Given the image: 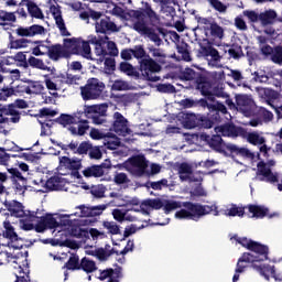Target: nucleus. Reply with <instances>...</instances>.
Returning a JSON list of instances; mask_svg holds the SVG:
<instances>
[{
  "mask_svg": "<svg viewBox=\"0 0 282 282\" xmlns=\"http://www.w3.org/2000/svg\"><path fill=\"white\" fill-rule=\"evenodd\" d=\"M214 213L215 217L219 216L217 204L200 205L193 203H185L184 207L177 210L174 215L175 219H192V221H199L205 215Z\"/></svg>",
  "mask_w": 282,
  "mask_h": 282,
  "instance_id": "obj_4",
  "label": "nucleus"
},
{
  "mask_svg": "<svg viewBox=\"0 0 282 282\" xmlns=\"http://www.w3.org/2000/svg\"><path fill=\"white\" fill-rule=\"evenodd\" d=\"M72 217H74V214L40 217V223L36 226V232H45L47 228L52 229L61 228V226H72V221H76V219L72 220Z\"/></svg>",
  "mask_w": 282,
  "mask_h": 282,
  "instance_id": "obj_8",
  "label": "nucleus"
},
{
  "mask_svg": "<svg viewBox=\"0 0 282 282\" xmlns=\"http://www.w3.org/2000/svg\"><path fill=\"white\" fill-rule=\"evenodd\" d=\"M50 10L51 14H53V19L55 20V25H57L62 36H69V31H67V26H65V20H63L61 8L52 6Z\"/></svg>",
  "mask_w": 282,
  "mask_h": 282,
  "instance_id": "obj_28",
  "label": "nucleus"
},
{
  "mask_svg": "<svg viewBox=\"0 0 282 282\" xmlns=\"http://www.w3.org/2000/svg\"><path fill=\"white\" fill-rule=\"evenodd\" d=\"M18 36H36L45 33V28L34 24L32 26L23 28L20 26L15 30Z\"/></svg>",
  "mask_w": 282,
  "mask_h": 282,
  "instance_id": "obj_30",
  "label": "nucleus"
},
{
  "mask_svg": "<svg viewBox=\"0 0 282 282\" xmlns=\"http://www.w3.org/2000/svg\"><path fill=\"white\" fill-rule=\"evenodd\" d=\"M84 177H102L105 175V170H102L98 165H93L90 167H86L83 171Z\"/></svg>",
  "mask_w": 282,
  "mask_h": 282,
  "instance_id": "obj_39",
  "label": "nucleus"
},
{
  "mask_svg": "<svg viewBox=\"0 0 282 282\" xmlns=\"http://www.w3.org/2000/svg\"><path fill=\"white\" fill-rule=\"evenodd\" d=\"M149 188H153V191H162V188H169V180L163 178L156 182L148 183Z\"/></svg>",
  "mask_w": 282,
  "mask_h": 282,
  "instance_id": "obj_55",
  "label": "nucleus"
},
{
  "mask_svg": "<svg viewBox=\"0 0 282 282\" xmlns=\"http://www.w3.org/2000/svg\"><path fill=\"white\" fill-rule=\"evenodd\" d=\"M133 30H135V32H139V34L147 35L150 34L151 29L147 25L144 19H142L134 22Z\"/></svg>",
  "mask_w": 282,
  "mask_h": 282,
  "instance_id": "obj_49",
  "label": "nucleus"
},
{
  "mask_svg": "<svg viewBox=\"0 0 282 282\" xmlns=\"http://www.w3.org/2000/svg\"><path fill=\"white\" fill-rule=\"evenodd\" d=\"M112 217L119 224H122V221H135V217L129 215L126 210L122 209H113Z\"/></svg>",
  "mask_w": 282,
  "mask_h": 282,
  "instance_id": "obj_36",
  "label": "nucleus"
},
{
  "mask_svg": "<svg viewBox=\"0 0 282 282\" xmlns=\"http://www.w3.org/2000/svg\"><path fill=\"white\" fill-rule=\"evenodd\" d=\"M271 61L273 63H276L278 65H282V47L281 46H276L275 48H273Z\"/></svg>",
  "mask_w": 282,
  "mask_h": 282,
  "instance_id": "obj_60",
  "label": "nucleus"
},
{
  "mask_svg": "<svg viewBox=\"0 0 282 282\" xmlns=\"http://www.w3.org/2000/svg\"><path fill=\"white\" fill-rule=\"evenodd\" d=\"M4 231L0 238V265L11 263L15 270L14 282H28L30 267H28V251H19L23 248V239L17 235L10 221H4Z\"/></svg>",
  "mask_w": 282,
  "mask_h": 282,
  "instance_id": "obj_1",
  "label": "nucleus"
},
{
  "mask_svg": "<svg viewBox=\"0 0 282 282\" xmlns=\"http://www.w3.org/2000/svg\"><path fill=\"white\" fill-rule=\"evenodd\" d=\"M209 6L214 8V10H217V12H226L227 7L221 3L219 0H208Z\"/></svg>",
  "mask_w": 282,
  "mask_h": 282,
  "instance_id": "obj_64",
  "label": "nucleus"
},
{
  "mask_svg": "<svg viewBox=\"0 0 282 282\" xmlns=\"http://www.w3.org/2000/svg\"><path fill=\"white\" fill-rule=\"evenodd\" d=\"M111 89L112 91H129L131 85L122 79H117L113 82Z\"/></svg>",
  "mask_w": 282,
  "mask_h": 282,
  "instance_id": "obj_50",
  "label": "nucleus"
},
{
  "mask_svg": "<svg viewBox=\"0 0 282 282\" xmlns=\"http://www.w3.org/2000/svg\"><path fill=\"white\" fill-rule=\"evenodd\" d=\"M43 89H45V87H43V84H41L39 82H34V83L30 84L29 86L24 87L25 94H29V95L42 94Z\"/></svg>",
  "mask_w": 282,
  "mask_h": 282,
  "instance_id": "obj_47",
  "label": "nucleus"
},
{
  "mask_svg": "<svg viewBox=\"0 0 282 282\" xmlns=\"http://www.w3.org/2000/svg\"><path fill=\"white\" fill-rule=\"evenodd\" d=\"M96 276L99 281H107V279H110L109 282L113 280L118 281V279H120V274L115 272L113 269L100 270Z\"/></svg>",
  "mask_w": 282,
  "mask_h": 282,
  "instance_id": "obj_37",
  "label": "nucleus"
},
{
  "mask_svg": "<svg viewBox=\"0 0 282 282\" xmlns=\"http://www.w3.org/2000/svg\"><path fill=\"white\" fill-rule=\"evenodd\" d=\"M197 88L199 89L200 94L205 96V99L199 100L200 107L207 108L210 111H219L220 113L226 115L228 113L226 106L215 100V98H225V102L229 109H237V111H240V113H243V116L247 118L254 116L257 105L254 104V100H252V97L248 95H237L235 105L232 99H230V96L224 91V88H214L208 82L198 84Z\"/></svg>",
  "mask_w": 282,
  "mask_h": 282,
  "instance_id": "obj_2",
  "label": "nucleus"
},
{
  "mask_svg": "<svg viewBox=\"0 0 282 282\" xmlns=\"http://www.w3.org/2000/svg\"><path fill=\"white\" fill-rule=\"evenodd\" d=\"M30 44V40L28 39H19V40H10L9 47L10 50H23L28 47Z\"/></svg>",
  "mask_w": 282,
  "mask_h": 282,
  "instance_id": "obj_48",
  "label": "nucleus"
},
{
  "mask_svg": "<svg viewBox=\"0 0 282 282\" xmlns=\"http://www.w3.org/2000/svg\"><path fill=\"white\" fill-rule=\"evenodd\" d=\"M160 208H164L166 215L172 213V210H177V208H182V203L176 200H161L158 198L154 199H145L141 203L140 208H134V213H142V215H151L152 210H160Z\"/></svg>",
  "mask_w": 282,
  "mask_h": 282,
  "instance_id": "obj_6",
  "label": "nucleus"
},
{
  "mask_svg": "<svg viewBox=\"0 0 282 282\" xmlns=\"http://www.w3.org/2000/svg\"><path fill=\"white\" fill-rule=\"evenodd\" d=\"M57 147L62 148V151H72L75 154H78V142H70L69 144L57 143Z\"/></svg>",
  "mask_w": 282,
  "mask_h": 282,
  "instance_id": "obj_62",
  "label": "nucleus"
},
{
  "mask_svg": "<svg viewBox=\"0 0 282 282\" xmlns=\"http://www.w3.org/2000/svg\"><path fill=\"white\" fill-rule=\"evenodd\" d=\"M43 188L36 189L37 193H45V191H67V181L61 176H53L46 182L41 181Z\"/></svg>",
  "mask_w": 282,
  "mask_h": 282,
  "instance_id": "obj_18",
  "label": "nucleus"
},
{
  "mask_svg": "<svg viewBox=\"0 0 282 282\" xmlns=\"http://www.w3.org/2000/svg\"><path fill=\"white\" fill-rule=\"evenodd\" d=\"M149 52L152 54L155 61H159V63H164V58H166L164 51L155 47H149Z\"/></svg>",
  "mask_w": 282,
  "mask_h": 282,
  "instance_id": "obj_58",
  "label": "nucleus"
},
{
  "mask_svg": "<svg viewBox=\"0 0 282 282\" xmlns=\"http://www.w3.org/2000/svg\"><path fill=\"white\" fill-rule=\"evenodd\" d=\"M18 109H28V102L23 99H18L14 104L0 112V124L3 122H13L14 124L21 120V115Z\"/></svg>",
  "mask_w": 282,
  "mask_h": 282,
  "instance_id": "obj_10",
  "label": "nucleus"
},
{
  "mask_svg": "<svg viewBox=\"0 0 282 282\" xmlns=\"http://www.w3.org/2000/svg\"><path fill=\"white\" fill-rule=\"evenodd\" d=\"M143 13L148 19L151 21V23H159L160 15L153 10V8L149 4V2L143 3Z\"/></svg>",
  "mask_w": 282,
  "mask_h": 282,
  "instance_id": "obj_41",
  "label": "nucleus"
},
{
  "mask_svg": "<svg viewBox=\"0 0 282 282\" xmlns=\"http://www.w3.org/2000/svg\"><path fill=\"white\" fill-rule=\"evenodd\" d=\"M102 91H105V83L98 78H90L86 87H82V97L84 100H96L102 96Z\"/></svg>",
  "mask_w": 282,
  "mask_h": 282,
  "instance_id": "obj_11",
  "label": "nucleus"
},
{
  "mask_svg": "<svg viewBox=\"0 0 282 282\" xmlns=\"http://www.w3.org/2000/svg\"><path fill=\"white\" fill-rule=\"evenodd\" d=\"M209 33H210V36H213L214 39H219V40L224 39V28H221L219 24L215 22L210 24Z\"/></svg>",
  "mask_w": 282,
  "mask_h": 282,
  "instance_id": "obj_52",
  "label": "nucleus"
},
{
  "mask_svg": "<svg viewBox=\"0 0 282 282\" xmlns=\"http://www.w3.org/2000/svg\"><path fill=\"white\" fill-rule=\"evenodd\" d=\"M24 3H26L28 11L34 19H44L43 11L39 8V6L34 4V2L30 0H24Z\"/></svg>",
  "mask_w": 282,
  "mask_h": 282,
  "instance_id": "obj_40",
  "label": "nucleus"
},
{
  "mask_svg": "<svg viewBox=\"0 0 282 282\" xmlns=\"http://www.w3.org/2000/svg\"><path fill=\"white\" fill-rule=\"evenodd\" d=\"M109 197H111V202L108 203L109 206H117V207H122V206H138L140 203L138 198H131L127 195H123L120 192H111L109 194Z\"/></svg>",
  "mask_w": 282,
  "mask_h": 282,
  "instance_id": "obj_21",
  "label": "nucleus"
},
{
  "mask_svg": "<svg viewBox=\"0 0 282 282\" xmlns=\"http://www.w3.org/2000/svg\"><path fill=\"white\" fill-rule=\"evenodd\" d=\"M215 133L221 138H237L239 135V129L230 124L219 126L215 128Z\"/></svg>",
  "mask_w": 282,
  "mask_h": 282,
  "instance_id": "obj_33",
  "label": "nucleus"
},
{
  "mask_svg": "<svg viewBox=\"0 0 282 282\" xmlns=\"http://www.w3.org/2000/svg\"><path fill=\"white\" fill-rule=\"evenodd\" d=\"M94 197L102 198L105 197V193H107V187L105 185H96L90 191Z\"/></svg>",
  "mask_w": 282,
  "mask_h": 282,
  "instance_id": "obj_59",
  "label": "nucleus"
},
{
  "mask_svg": "<svg viewBox=\"0 0 282 282\" xmlns=\"http://www.w3.org/2000/svg\"><path fill=\"white\" fill-rule=\"evenodd\" d=\"M202 140H205V142H207V144L210 147V149H214V151L224 153V140L218 133L213 134L212 137L209 134H202Z\"/></svg>",
  "mask_w": 282,
  "mask_h": 282,
  "instance_id": "obj_29",
  "label": "nucleus"
},
{
  "mask_svg": "<svg viewBox=\"0 0 282 282\" xmlns=\"http://www.w3.org/2000/svg\"><path fill=\"white\" fill-rule=\"evenodd\" d=\"M80 169H83V161L78 158H68V156H61L59 158V166L58 173L59 175H69L72 180L78 181L79 188L84 191H89V185L83 182V176H80Z\"/></svg>",
  "mask_w": 282,
  "mask_h": 282,
  "instance_id": "obj_5",
  "label": "nucleus"
},
{
  "mask_svg": "<svg viewBox=\"0 0 282 282\" xmlns=\"http://www.w3.org/2000/svg\"><path fill=\"white\" fill-rule=\"evenodd\" d=\"M253 80H256V83H268L270 77L264 70H257L253 73Z\"/></svg>",
  "mask_w": 282,
  "mask_h": 282,
  "instance_id": "obj_61",
  "label": "nucleus"
},
{
  "mask_svg": "<svg viewBox=\"0 0 282 282\" xmlns=\"http://www.w3.org/2000/svg\"><path fill=\"white\" fill-rule=\"evenodd\" d=\"M274 19H276V11L272 9L260 13V21L262 25H270V23L274 22Z\"/></svg>",
  "mask_w": 282,
  "mask_h": 282,
  "instance_id": "obj_42",
  "label": "nucleus"
},
{
  "mask_svg": "<svg viewBox=\"0 0 282 282\" xmlns=\"http://www.w3.org/2000/svg\"><path fill=\"white\" fill-rule=\"evenodd\" d=\"M178 175L182 182H202V174L199 172L193 173V167L188 163L180 165Z\"/></svg>",
  "mask_w": 282,
  "mask_h": 282,
  "instance_id": "obj_24",
  "label": "nucleus"
},
{
  "mask_svg": "<svg viewBox=\"0 0 282 282\" xmlns=\"http://www.w3.org/2000/svg\"><path fill=\"white\" fill-rule=\"evenodd\" d=\"M29 65L31 67H35V69H42L43 72H50V69H52V67L45 65V62H43V59L36 57H30Z\"/></svg>",
  "mask_w": 282,
  "mask_h": 282,
  "instance_id": "obj_46",
  "label": "nucleus"
},
{
  "mask_svg": "<svg viewBox=\"0 0 282 282\" xmlns=\"http://www.w3.org/2000/svg\"><path fill=\"white\" fill-rule=\"evenodd\" d=\"M80 269L84 270V272H87V274H91V272L98 270V267H96V262L89 260V258H83L80 261Z\"/></svg>",
  "mask_w": 282,
  "mask_h": 282,
  "instance_id": "obj_43",
  "label": "nucleus"
},
{
  "mask_svg": "<svg viewBox=\"0 0 282 282\" xmlns=\"http://www.w3.org/2000/svg\"><path fill=\"white\" fill-rule=\"evenodd\" d=\"M82 116L83 112H77L74 115H62L57 121L59 124H62V127L69 126L68 131H70L72 135H85L87 130H89V123L87 120H80Z\"/></svg>",
  "mask_w": 282,
  "mask_h": 282,
  "instance_id": "obj_7",
  "label": "nucleus"
},
{
  "mask_svg": "<svg viewBox=\"0 0 282 282\" xmlns=\"http://www.w3.org/2000/svg\"><path fill=\"white\" fill-rule=\"evenodd\" d=\"M102 226L110 235H120V226L116 221L106 220L102 223Z\"/></svg>",
  "mask_w": 282,
  "mask_h": 282,
  "instance_id": "obj_54",
  "label": "nucleus"
},
{
  "mask_svg": "<svg viewBox=\"0 0 282 282\" xmlns=\"http://www.w3.org/2000/svg\"><path fill=\"white\" fill-rule=\"evenodd\" d=\"M221 78H226V76H230L234 78V80H241L243 76H241V73L238 70H232L228 67H224L223 72L220 73Z\"/></svg>",
  "mask_w": 282,
  "mask_h": 282,
  "instance_id": "obj_53",
  "label": "nucleus"
},
{
  "mask_svg": "<svg viewBox=\"0 0 282 282\" xmlns=\"http://www.w3.org/2000/svg\"><path fill=\"white\" fill-rule=\"evenodd\" d=\"M107 104L93 105L85 108L84 113L86 118H94V116H107Z\"/></svg>",
  "mask_w": 282,
  "mask_h": 282,
  "instance_id": "obj_31",
  "label": "nucleus"
},
{
  "mask_svg": "<svg viewBox=\"0 0 282 282\" xmlns=\"http://www.w3.org/2000/svg\"><path fill=\"white\" fill-rule=\"evenodd\" d=\"M141 72L147 76L150 80H160L158 77H151V74H158L162 67L153 61L151 57H145L141 61L140 64Z\"/></svg>",
  "mask_w": 282,
  "mask_h": 282,
  "instance_id": "obj_23",
  "label": "nucleus"
},
{
  "mask_svg": "<svg viewBox=\"0 0 282 282\" xmlns=\"http://www.w3.org/2000/svg\"><path fill=\"white\" fill-rule=\"evenodd\" d=\"M89 135L91 140H102L104 147L110 151H116L120 147V138L112 132H102L99 129H90Z\"/></svg>",
  "mask_w": 282,
  "mask_h": 282,
  "instance_id": "obj_12",
  "label": "nucleus"
},
{
  "mask_svg": "<svg viewBox=\"0 0 282 282\" xmlns=\"http://www.w3.org/2000/svg\"><path fill=\"white\" fill-rule=\"evenodd\" d=\"M228 151L235 153L236 155H241L242 158H254V154L250 152L247 148H239L232 143L227 144Z\"/></svg>",
  "mask_w": 282,
  "mask_h": 282,
  "instance_id": "obj_38",
  "label": "nucleus"
},
{
  "mask_svg": "<svg viewBox=\"0 0 282 282\" xmlns=\"http://www.w3.org/2000/svg\"><path fill=\"white\" fill-rule=\"evenodd\" d=\"M200 54L207 57L210 67H221V56H219V52L214 47H202Z\"/></svg>",
  "mask_w": 282,
  "mask_h": 282,
  "instance_id": "obj_26",
  "label": "nucleus"
},
{
  "mask_svg": "<svg viewBox=\"0 0 282 282\" xmlns=\"http://www.w3.org/2000/svg\"><path fill=\"white\" fill-rule=\"evenodd\" d=\"M148 166L149 164L147 163V159H144V156H134L124 163L126 170L135 177H142V175L147 173Z\"/></svg>",
  "mask_w": 282,
  "mask_h": 282,
  "instance_id": "obj_16",
  "label": "nucleus"
},
{
  "mask_svg": "<svg viewBox=\"0 0 282 282\" xmlns=\"http://www.w3.org/2000/svg\"><path fill=\"white\" fill-rule=\"evenodd\" d=\"M33 56L48 55L52 61H58L61 58V45L48 47L44 42H35V46L32 47Z\"/></svg>",
  "mask_w": 282,
  "mask_h": 282,
  "instance_id": "obj_17",
  "label": "nucleus"
},
{
  "mask_svg": "<svg viewBox=\"0 0 282 282\" xmlns=\"http://www.w3.org/2000/svg\"><path fill=\"white\" fill-rule=\"evenodd\" d=\"M112 131H115L117 135L122 137L131 134V129H129V121L120 112L113 113Z\"/></svg>",
  "mask_w": 282,
  "mask_h": 282,
  "instance_id": "obj_20",
  "label": "nucleus"
},
{
  "mask_svg": "<svg viewBox=\"0 0 282 282\" xmlns=\"http://www.w3.org/2000/svg\"><path fill=\"white\" fill-rule=\"evenodd\" d=\"M262 262L263 261L254 263L253 270L259 272V274L262 275L265 281H270V279L272 278L275 282H281L282 278L276 275V270H274V265Z\"/></svg>",
  "mask_w": 282,
  "mask_h": 282,
  "instance_id": "obj_22",
  "label": "nucleus"
},
{
  "mask_svg": "<svg viewBox=\"0 0 282 282\" xmlns=\"http://www.w3.org/2000/svg\"><path fill=\"white\" fill-rule=\"evenodd\" d=\"M115 184L122 185V184H129V176H127L126 173H117L113 176Z\"/></svg>",
  "mask_w": 282,
  "mask_h": 282,
  "instance_id": "obj_63",
  "label": "nucleus"
},
{
  "mask_svg": "<svg viewBox=\"0 0 282 282\" xmlns=\"http://www.w3.org/2000/svg\"><path fill=\"white\" fill-rule=\"evenodd\" d=\"M256 91L262 100H265L270 107L275 109V113H278L279 118H282V95L279 97V94L270 88L256 87ZM279 98L280 104L274 105V101Z\"/></svg>",
  "mask_w": 282,
  "mask_h": 282,
  "instance_id": "obj_14",
  "label": "nucleus"
},
{
  "mask_svg": "<svg viewBox=\"0 0 282 282\" xmlns=\"http://www.w3.org/2000/svg\"><path fill=\"white\" fill-rule=\"evenodd\" d=\"M109 208L108 204H101L93 207L79 206L76 212L73 213L74 217H98Z\"/></svg>",
  "mask_w": 282,
  "mask_h": 282,
  "instance_id": "obj_19",
  "label": "nucleus"
},
{
  "mask_svg": "<svg viewBox=\"0 0 282 282\" xmlns=\"http://www.w3.org/2000/svg\"><path fill=\"white\" fill-rule=\"evenodd\" d=\"M50 74H46L43 76L44 83L46 85V89L51 91L52 96H58V89L63 87V84L65 83V75L56 73V68L52 67V69L48 70Z\"/></svg>",
  "mask_w": 282,
  "mask_h": 282,
  "instance_id": "obj_15",
  "label": "nucleus"
},
{
  "mask_svg": "<svg viewBox=\"0 0 282 282\" xmlns=\"http://www.w3.org/2000/svg\"><path fill=\"white\" fill-rule=\"evenodd\" d=\"M64 47L72 54H77L88 61L91 59V46H89V42L80 37L64 39Z\"/></svg>",
  "mask_w": 282,
  "mask_h": 282,
  "instance_id": "obj_9",
  "label": "nucleus"
},
{
  "mask_svg": "<svg viewBox=\"0 0 282 282\" xmlns=\"http://www.w3.org/2000/svg\"><path fill=\"white\" fill-rule=\"evenodd\" d=\"M246 138L249 144H253L254 147H261V144H265V137L261 132H248Z\"/></svg>",
  "mask_w": 282,
  "mask_h": 282,
  "instance_id": "obj_35",
  "label": "nucleus"
},
{
  "mask_svg": "<svg viewBox=\"0 0 282 282\" xmlns=\"http://www.w3.org/2000/svg\"><path fill=\"white\" fill-rule=\"evenodd\" d=\"M275 164L276 163L272 160L267 163H258L256 180H259V182H269V184H275V182H279V173L272 171V166Z\"/></svg>",
  "mask_w": 282,
  "mask_h": 282,
  "instance_id": "obj_13",
  "label": "nucleus"
},
{
  "mask_svg": "<svg viewBox=\"0 0 282 282\" xmlns=\"http://www.w3.org/2000/svg\"><path fill=\"white\" fill-rule=\"evenodd\" d=\"M20 228L22 230H35L36 226L40 224V217L36 216V213L28 212L24 217H21Z\"/></svg>",
  "mask_w": 282,
  "mask_h": 282,
  "instance_id": "obj_25",
  "label": "nucleus"
},
{
  "mask_svg": "<svg viewBox=\"0 0 282 282\" xmlns=\"http://www.w3.org/2000/svg\"><path fill=\"white\" fill-rule=\"evenodd\" d=\"M236 241V243H239L242 246V248H247V250H250V252L243 253L241 258H239L236 273L234 275L232 282L239 281V274L248 268V263H252V268H254V263H261V261H268V247L254 242L248 238H239L235 236L231 238V241Z\"/></svg>",
  "mask_w": 282,
  "mask_h": 282,
  "instance_id": "obj_3",
  "label": "nucleus"
},
{
  "mask_svg": "<svg viewBox=\"0 0 282 282\" xmlns=\"http://www.w3.org/2000/svg\"><path fill=\"white\" fill-rule=\"evenodd\" d=\"M96 32L99 34H105L107 32H119L120 29L116 23H113L109 18L100 19L95 24Z\"/></svg>",
  "mask_w": 282,
  "mask_h": 282,
  "instance_id": "obj_27",
  "label": "nucleus"
},
{
  "mask_svg": "<svg viewBox=\"0 0 282 282\" xmlns=\"http://www.w3.org/2000/svg\"><path fill=\"white\" fill-rule=\"evenodd\" d=\"M95 54L96 56H99L100 63L105 61V56H107L106 41L99 42V44L95 45Z\"/></svg>",
  "mask_w": 282,
  "mask_h": 282,
  "instance_id": "obj_51",
  "label": "nucleus"
},
{
  "mask_svg": "<svg viewBox=\"0 0 282 282\" xmlns=\"http://www.w3.org/2000/svg\"><path fill=\"white\" fill-rule=\"evenodd\" d=\"M106 56H118V46L116 42L106 41Z\"/></svg>",
  "mask_w": 282,
  "mask_h": 282,
  "instance_id": "obj_56",
  "label": "nucleus"
},
{
  "mask_svg": "<svg viewBox=\"0 0 282 282\" xmlns=\"http://www.w3.org/2000/svg\"><path fill=\"white\" fill-rule=\"evenodd\" d=\"M224 215L227 217H243V208L237 205H229L225 210Z\"/></svg>",
  "mask_w": 282,
  "mask_h": 282,
  "instance_id": "obj_45",
  "label": "nucleus"
},
{
  "mask_svg": "<svg viewBox=\"0 0 282 282\" xmlns=\"http://www.w3.org/2000/svg\"><path fill=\"white\" fill-rule=\"evenodd\" d=\"M6 206L12 217L21 218L25 217V215L28 214V212H25V209L23 208V204H21L20 202L11 200L6 203Z\"/></svg>",
  "mask_w": 282,
  "mask_h": 282,
  "instance_id": "obj_32",
  "label": "nucleus"
},
{
  "mask_svg": "<svg viewBox=\"0 0 282 282\" xmlns=\"http://www.w3.org/2000/svg\"><path fill=\"white\" fill-rule=\"evenodd\" d=\"M248 210L251 214V217L262 218L268 215V209L259 205H249Z\"/></svg>",
  "mask_w": 282,
  "mask_h": 282,
  "instance_id": "obj_44",
  "label": "nucleus"
},
{
  "mask_svg": "<svg viewBox=\"0 0 282 282\" xmlns=\"http://www.w3.org/2000/svg\"><path fill=\"white\" fill-rule=\"evenodd\" d=\"M178 119L182 120V124L185 129H195L197 127V116L191 112L178 113Z\"/></svg>",
  "mask_w": 282,
  "mask_h": 282,
  "instance_id": "obj_34",
  "label": "nucleus"
},
{
  "mask_svg": "<svg viewBox=\"0 0 282 282\" xmlns=\"http://www.w3.org/2000/svg\"><path fill=\"white\" fill-rule=\"evenodd\" d=\"M177 52L181 54L182 59L186 63L191 62V53H188V45L187 44H181L177 46Z\"/></svg>",
  "mask_w": 282,
  "mask_h": 282,
  "instance_id": "obj_57",
  "label": "nucleus"
}]
</instances>
